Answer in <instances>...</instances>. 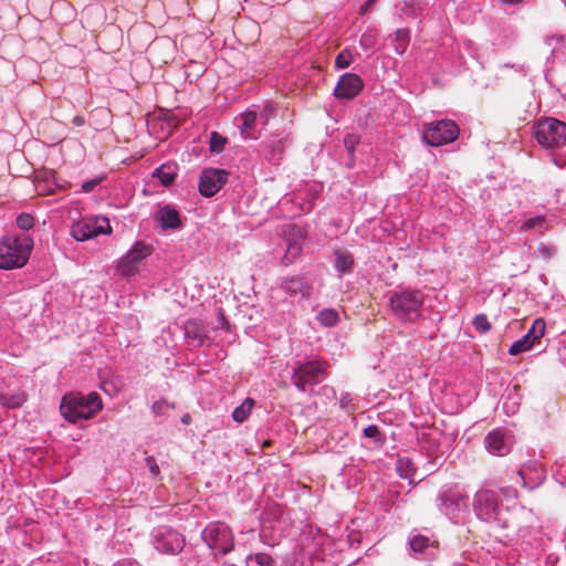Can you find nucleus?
I'll list each match as a JSON object with an SVG mask.
<instances>
[{"label": "nucleus", "mask_w": 566, "mask_h": 566, "mask_svg": "<svg viewBox=\"0 0 566 566\" xmlns=\"http://www.w3.org/2000/svg\"><path fill=\"white\" fill-rule=\"evenodd\" d=\"M102 408V398L95 391L87 395L82 392L65 394L60 405L62 417L71 423L92 419Z\"/></svg>", "instance_id": "nucleus-1"}, {"label": "nucleus", "mask_w": 566, "mask_h": 566, "mask_svg": "<svg viewBox=\"0 0 566 566\" xmlns=\"http://www.w3.org/2000/svg\"><path fill=\"white\" fill-rule=\"evenodd\" d=\"M474 328L481 333L484 334L491 329V323L488 319V316L485 314H478L472 322Z\"/></svg>", "instance_id": "nucleus-36"}, {"label": "nucleus", "mask_w": 566, "mask_h": 566, "mask_svg": "<svg viewBox=\"0 0 566 566\" xmlns=\"http://www.w3.org/2000/svg\"><path fill=\"white\" fill-rule=\"evenodd\" d=\"M201 538L216 554L226 555L234 548L232 531L222 522L209 523L201 532Z\"/></svg>", "instance_id": "nucleus-7"}, {"label": "nucleus", "mask_w": 566, "mask_h": 566, "mask_svg": "<svg viewBox=\"0 0 566 566\" xmlns=\"http://www.w3.org/2000/svg\"><path fill=\"white\" fill-rule=\"evenodd\" d=\"M151 252V248L144 242H136L133 248L119 260L117 272L124 276H130L137 273Z\"/></svg>", "instance_id": "nucleus-10"}, {"label": "nucleus", "mask_w": 566, "mask_h": 566, "mask_svg": "<svg viewBox=\"0 0 566 566\" xmlns=\"http://www.w3.org/2000/svg\"><path fill=\"white\" fill-rule=\"evenodd\" d=\"M262 113L270 116L273 113V107L271 105H266Z\"/></svg>", "instance_id": "nucleus-51"}, {"label": "nucleus", "mask_w": 566, "mask_h": 566, "mask_svg": "<svg viewBox=\"0 0 566 566\" xmlns=\"http://www.w3.org/2000/svg\"><path fill=\"white\" fill-rule=\"evenodd\" d=\"M103 180V177L93 178L82 184V190L84 192L93 191Z\"/></svg>", "instance_id": "nucleus-42"}, {"label": "nucleus", "mask_w": 566, "mask_h": 566, "mask_svg": "<svg viewBox=\"0 0 566 566\" xmlns=\"http://www.w3.org/2000/svg\"><path fill=\"white\" fill-rule=\"evenodd\" d=\"M396 470L401 479H412L417 468L409 458H399L396 462Z\"/></svg>", "instance_id": "nucleus-28"}, {"label": "nucleus", "mask_w": 566, "mask_h": 566, "mask_svg": "<svg viewBox=\"0 0 566 566\" xmlns=\"http://www.w3.org/2000/svg\"><path fill=\"white\" fill-rule=\"evenodd\" d=\"M552 40H555L556 42H560V41H563V36L562 35H553Z\"/></svg>", "instance_id": "nucleus-52"}, {"label": "nucleus", "mask_w": 566, "mask_h": 566, "mask_svg": "<svg viewBox=\"0 0 566 566\" xmlns=\"http://www.w3.org/2000/svg\"><path fill=\"white\" fill-rule=\"evenodd\" d=\"M377 43V31L375 29H369L364 32L360 36L359 44L360 46L367 51L373 49Z\"/></svg>", "instance_id": "nucleus-32"}, {"label": "nucleus", "mask_w": 566, "mask_h": 566, "mask_svg": "<svg viewBox=\"0 0 566 566\" xmlns=\"http://www.w3.org/2000/svg\"><path fill=\"white\" fill-rule=\"evenodd\" d=\"M286 145V137L279 138L277 136H271L260 144V151L268 161L279 164L283 158Z\"/></svg>", "instance_id": "nucleus-16"}, {"label": "nucleus", "mask_w": 566, "mask_h": 566, "mask_svg": "<svg viewBox=\"0 0 566 566\" xmlns=\"http://www.w3.org/2000/svg\"><path fill=\"white\" fill-rule=\"evenodd\" d=\"M358 137L356 135H346L344 137V146L349 153L353 155L355 153L356 146L358 145Z\"/></svg>", "instance_id": "nucleus-40"}, {"label": "nucleus", "mask_w": 566, "mask_h": 566, "mask_svg": "<svg viewBox=\"0 0 566 566\" xmlns=\"http://www.w3.org/2000/svg\"><path fill=\"white\" fill-rule=\"evenodd\" d=\"M238 127L240 128L241 135L245 139H256L258 136L253 133V127L258 122V113L254 109H247L240 114L237 118Z\"/></svg>", "instance_id": "nucleus-21"}, {"label": "nucleus", "mask_w": 566, "mask_h": 566, "mask_svg": "<svg viewBox=\"0 0 566 566\" xmlns=\"http://www.w3.org/2000/svg\"><path fill=\"white\" fill-rule=\"evenodd\" d=\"M502 3L507 6H516L522 3L524 0H500Z\"/></svg>", "instance_id": "nucleus-48"}, {"label": "nucleus", "mask_w": 566, "mask_h": 566, "mask_svg": "<svg viewBox=\"0 0 566 566\" xmlns=\"http://www.w3.org/2000/svg\"><path fill=\"white\" fill-rule=\"evenodd\" d=\"M538 252L544 256V258H551L552 255L555 254L556 252V249L554 247H549V245H544L542 244L539 248H538Z\"/></svg>", "instance_id": "nucleus-43"}, {"label": "nucleus", "mask_w": 566, "mask_h": 566, "mask_svg": "<svg viewBox=\"0 0 566 566\" xmlns=\"http://www.w3.org/2000/svg\"><path fill=\"white\" fill-rule=\"evenodd\" d=\"M354 62V55L348 49L339 52L335 59L336 69H346Z\"/></svg>", "instance_id": "nucleus-34"}, {"label": "nucleus", "mask_w": 566, "mask_h": 566, "mask_svg": "<svg viewBox=\"0 0 566 566\" xmlns=\"http://www.w3.org/2000/svg\"><path fill=\"white\" fill-rule=\"evenodd\" d=\"M546 223V219L543 216H536L534 218H530L523 222L521 226V230L530 231L533 229H542Z\"/></svg>", "instance_id": "nucleus-35"}, {"label": "nucleus", "mask_w": 566, "mask_h": 566, "mask_svg": "<svg viewBox=\"0 0 566 566\" xmlns=\"http://www.w3.org/2000/svg\"><path fill=\"white\" fill-rule=\"evenodd\" d=\"M376 3V0H367L361 7H360V14H365L369 12L373 9V6Z\"/></svg>", "instance_id": "nucleus-45"}, {"label": "nucleus", "mask_w": 566, "mask_h": 566, "mask_svg": "<svg viewBox=\"0 0 566 566\" xmlns=\"http://www.w3.org/2000/svg\"><path fill=\"white\" fill-rule=\"evenodd\" d=\"M34 186L36 192L41 196H49L53 193L55 184L53 182L52 171H45L41 175H36Z\"/></svg>", "instance_id": "nucleus-25"}, {"label": "nucleus", "mask_w": 566, "mask_h": 566, "mask_svg": "<svg viewBox=\"0 0 566 566\" xmlns=\"http://www.w3.org/2000/svg\"><path fill=\"white\" fill-rule=\"evenodd\" d=\"M313 205L310 203L307 210L310 211L312 209Z\"/></svg>", "instance_id": "nucleus-53"}, {"label": "nucleus", "mask_w": 566, "mask_h": 566, "mask_svg": "<svg viewBox=\"0 0 566 566\" xmlns=\"http://www.w3.org/2000/svg\"><path fill=\"white\" fill-rule=\"evenodd\" d=\"M248 566H274V559L265 553L250 555L247 559Z\"/></svg>", "instance_id": "nucleus-30"}, {"label": "nucleus", "mask_w": 566, "mask_h": 566, "mask_svg": "<svg viewBox=\"0 0 566 566\" xmlns=\"http://www.w3.org/2000/svg\"><path fill=\"white\" fill-rule=\"evenodd\" d=\"M329 364L322 359L296 361L292 371V382L302 392L321 384L328 376Z\"/></svg>", "instance_id": "nucleus-4"}, {"label": "nucleus", "mask_w": 566, "mask_h": 566, "mask_svg": "<svg viewBox=\"0 0 566 566\" xmlns=\"http://www.w3.org/2000/svg\"><path fill=\"white\" fill-rule=\"evenodd\" d=\"M28 399V395L23 390L13 392H0V405L7 409L20 408Z\"/></svg>", "instance_id": "nucleus-23"}, {"label": "nucleus", "mask_w": 566, "mask_h": 566, "mask_svg": "<svg viewBox=\"0 0 566 566\" xmlns=\"http://www.w3.org/2000/svg\"><path fill=\"white\" fill-rule=\"evenodd\" d=\"M546 323L543 318H536L528 332L520 339L514 342L509 349V354L512 356L520 355L524 352L530 350L536 342H538L545 334Z\"/></svg>", "instance_id": "nucleus-14"}, {"label": "nucleus", "mask_w": 566, "mask_h": 566, "mask_svg": "<svg viewBox=\"0 0 566 566\" xmlns=\"http://www.w3.org/2000/svg\"><path fill=\"white\" fill-rule=\"evenodd\" d=\"M226 145V138L220 134L212 132L210 135V150L213 153H220Z\"/></svg>", "instance_id": "nucleus-38"}, {"label": "nucleus", "mask_w": 566, "mask_h": 566, "mask_svg": "<svg viewBox=\"0 0 566 566\" xmlns=\"http://www.w3.org/2000/svg\"><path fill=\"white\" fill-rule=\"evenodd\" d=\"M185 338L188 345L200 347L208 339V328L200 319H188L185 323Z\"/></svg>", "instance_id": "nucleus-18"}, {"label": "nucleus", "mask_w": 566, "mask_h": 566, "mask_svg": "<svg viewBox=\"0 0 566 566\" xmlns=\"http://www.w3.org/2000/svg\"><path fill=\"white\" fill-rule=\"evenodd\" d=\"M364 437L373 439L375 443L382 446L386 442L385 434L379 430L378 426L369 424L364 429Z\"/></svg>", "instance_id": "nucleus-31"}, {"label": "nucleus", "mask_w": 566, "mask_h": 566, "mask_svg": "<svg viewBox=\"0 0 566 566\" xmlns=\"http://www.w3.org/2000/svg\"><path fill=\"white\" fill-rule=\"evenodd\" d=\"M439 510L450 520H455L468 507V495L455 488H450L439 494Z\"/></svg>", "instance_id": "nucleus-11"}, {"label": "nucleus", "mask_w": 566, "mask_h": 566, "mask_svg": "<svg viewBox=\"0 0 566 566\" xmlns=\"http://www.w3.org/2000/svg\"><path fill=\"white\" fill-rule=\"evenodd\" d=\"M145 462H146V465H147V468H148V470H149L150 474L153 475V478H155V479H156V478L160 474V470H159V467H158V464H157V462H156L155 458H154V457H151V455H150V457H147V458L145 459Z\"/></svg>", "instance_id": "nucleus-41"}, {"label": "nucleus", "mask_w": 566, "mask_h": 566, "mask_svg": "<svg viewBox=\"0 0 566 566\" xmlns=\"http://www.w3.org/2000/svg\"><path fill=\"white\" fill-rule=\"evenodd\" d=\"M114 566H139V564L136 560L126 558L117 562Z\"/></svg>", "instance_id": "nucleus-46"}, {"label": "nucleus", "mask_w": 566, "mask_h": 566, "mask_svg": "<svg viewBox=\"0 0 566 566\" xmlns=\"http://www.w3.org/2000/svg\"><path fill=\"white\" fill-rule=\"evenodd\" d=\"M338 318L339 317L337 311L333 308H324L317 315V319L321 322L322 325L326 327H332L336 325Z\"/></svg>", "instance_id": "nucleus-29"}, {"label": "nucleus", "mask_w": 566, "mask_h": 566, "mask_svg": "<svg viewBox=\"0 0 566 566\" xmlns=\"http://www.w3.org/2000/svg\"><path fill=\"white\" fill-rule=\"evenodd\" d=\"M410 42V32L408 29H397L394 33V50L397 54L402 55Z\"/></svg>", "instance_id": "nucleus-26"}, {"label": "nucleus", "mask_w": 566, "mask_h": 566, "mask_svg": "<svg viewBox=\"0 0 566 566\" xmlns=\"http://www.w3.org/2000/svg\"><path fill=\"white\" fill-rule=\"evenodd\" d=\"M175 402H169L165 398L155 401L151 411L155 416H166L170 409H175Z\"/></svg>", "instance_id": "nucleus-33"}, {"label": "nucleus", "mask_w": 566, "mask_h": 566, "mask_svg": "<svg viewBox=\"0 0 566 566\" xmlns=\"http://www.w3.org/2000/svg\"><path fill=\"white\" fill-rule=\"evenodd\" d=\"M155 220L163 230H177L182 227L179 211L171 205L160 207L155 213Z\"/></svg>", "instance_id": "nucleus-19"}, {"label": "nucleus", "mask_w": 566, "mask_h": 566, "mask_svg": "<svg viewBox=\"0 0 566 566\" xmlns=\"http://www.w3.org/2000/svg\"><path fill=\"white\" fill-rule=\"evenodd\" d=\"M409 545L415 553L422 554L426 558H433L436 555L434 551L438 548L437 541L421 534L412 535L409 538Z\"/></svg>", "instance_id": "nucleus-20"}, {"label": "nucleus", "mask_w": 566, "mask_h": 566, "mask_svg": "<svg viewBox=\"0 0 566 566\" xmlns=\"http://www.w3.org/2000/svg\"><path fill=\"white\" fill-rule=\"evenodd\" d=\"M258 120H260L262 125H266L269 122V116L263 113H261L260 115L258 114Z\"/></svg>", "instance_id": "nucleus-49"}, {"label": "nucleus", "mask_w": 566, "mask_h": 566, "mask_svg": "<svg viewBox=\"0 0 566 566\" xmlns=\"http://www.w3.org/2000/svg\"><path fill=\"white\" fill-rule=\"evenodd\" d=\"M301 253V245L297 242H291L287 245L286 253L282 259V262L287 265L294 261V259Z\"/></svg>", "instance_id": "nucleus-37"}, {"label": "nucleus", "mask_w": 566, "mask_h": 566, "mask_svg": "<svg viewBox=\"0 0 566 566\" xmlns=\"http://www.w3.org/2000/svg\"><path fill=\"white\" fill-rule=\"evenodd\" d=\"M190 421H191V417H190V415L186 413V415H184V416H182V418H181V422H182V423H185V424H189V423H190Z\"/></svg>", "instance_id": "nucleus-50"}, {"label": "nucleus", "mask_w": 566, "mask_h": 566, "mask_svg": "<svg viewBox=\"0 0 566 566\" xmlns=\"http://www.w3.org/2000/svg\"><path fill=\"white\" fill-rule=\"evenodd\" d=\"M85 120H84V117L83 116H75L73 118V124L76 125V126H82L84 125Z\"/></svg>", "instance_id": "nucleus-47"}, {"label": "nucleus", "mask_w": 566, "mask_h": 566, "mask_svg": "<svg viewBox=\"0 0 566 566\" xmlns=\"http://www.w3.org/2000/svg\"><path fill=\"white\" fill-rule=\"evenodd\" d=\"M153 177L158 178L163 186L169 187L175 182L177 177V166L164 164L155 169Z\"/></svg>", "instance_id": "nucleus-24"}, {"label": "nucleus", "mask_w": 566, "mask_h": 566, "mask_svg": "<svg viewBox=\"0 0 566 566\" xmlns=\"http://www.w3.org/2000/svg\"><path fill=\"white\" fill-rule=\"evenodd\" d=\"M228 171L217 168H206L199 179V192L203 197L214 196L227 182Z\"/></svg>", "instance_id": "nucleus-12"}, {"label": "nucleus", "mask_w": 566, "mask_h": 566, "mask_svg": "<svg viewBox=\"0 0 566 566\" xmlns=\"http://www.w3.org/2000/svg\"><path fill=\"white\" fill-rule=\"evenodd\" d=\"M484 443L486 450L495 455H505L511 450L506 433L501 428L490 431L484 439Z\"/></svg>", "instance_id": "nucleus-17"}, {"label": "nucleus", "mask_w": 566, "mask_h": 566, "mask_svg": "<svg viewBox=\"0 0 566 566\" xmlns=\"http://www.w3.org/2000/svg\"><path fill=\"white\" fill-rule=\"evenodd\" d=\"M17 226L21 230H30L34 227V218L30 213H20L17 218Z\"/></svg>", "instance_id": "nucleus-39"}, {"label": "nucleus", "mask_w": 566, "mask_h": 566, "mask_svg": "<svg viewBox=\"0 0 566 566\" xmlns=\"http://www.w3.org/2000/svg\"><path fill=\"white\" fill-rule=\"evenodd\" d=\"M364 88V81L355 73H345L340 76L334 96L338 99H354Z\"/></svg>", "instance_id": "nucleus-15"}, {"label": "nucleus", "mask_w": 566, "mask_h": 566, "mask_svg": "<svg viewBox=\"0 0 566 566\" xmlns=\"http://www.w3.org/2000/svg\"><path fill=\"white\" fill-rule=\"evenodd\" d=\"M255 405V401L252 398H245L243 402L237 407L232 412V418L234 421L242 423L248 419L250 416L253 407Z\"/></svg>", "instance_id": "nucleus-27"}, {"label": "nucleus", "mask_w": 566, "mask_h": 566, "mask_svg": "<svg viewBox=\"0 0 566 566\" xmlns=\"http://www.w3.org/2000/svg\"><path fill=\"white\" fill-rule=\"evenodd\" d=\"M155 548L164 554L177 555L182 552L186 539L182 534L169 526H159L151 533Z\"/></svg>", "instance_id": "nucleus-9"}, {"label": "nucleus", "mask_w": 566, "mask_h": 566, "mask_svg": "<svg viewBox=\"0 0 566 566\" xmlns=\"http://www.w3.org/2000/svg\"><path fill=\"white\" fill-rule=\"evenodd\" d=\"M33 239L28 234L4 235L0 239V269L22 268L29 260Z\"/></svg>", "instance_id": "nucleus-3"}, {"label": "nucleus", "mask_w": 566, "mask_h": 566, "mask_svg": "<svg viewBox=\"0 0 566 566\" xmlns=\"http://www.w3.org/2000/svg\"><path fill=\"white\" fill-rule=\"evenodd\" d=\"M423 302V294L419 290L406 289L389 294V306L396 317L401 321H415Z\"/></svg>", "instance_id": "nucleus-5"}, {"label": "nucleus", "mask_w": 566, "mask_h": 566, "mask_svg": "<svg viewBox=\"0 0 566 566\" xmlns=\"http://www.w3.org/2000/svg\"><path fill=\"white\" fill-rule=\"evenodd\" d=\"M103 222L105 227L102 224H97V220H81L71 227V235L76 241H86L93 238H96L99 234H106L112 231L108 219L104 218Z\"/></svg>", "instance_id": "nucleus-13"}, {"label": "nucleus", "mask_w": 566, "mask_h": 566, "mask_svg": "<svg viewBox=\"0 0 566 566\" xmlns=\"http://www.w3.org/2000/svg\"><path fill=\"white\" fill-rule=\"evenodd\" d=\"M459 126L452 119H440L424 125L422 139L430 146L439 147L459 137Z\"/></svg>", "instance_id": "nucleus-8"}, {"label": "nucleus", "mask_w": 566, "mask_h": 566, "mask_svg": "<svg viewBox=\"0 0 566 566\" xmlns=\"http://www.w3.org/2000/svg\"><path fill=\"white\" fill-rule=\"evenodd\" d=\"M500 492L510 495L516 493L512 488L496 490L481 489L473 497V511L476 517L486 523H496L501 527H507V522L502 517V506Z\"/></svg>", "instance_id": "nucleus-2"}, {"label": "nucleus", "mask_w": 566, "mask_h": 566, "mask_svg": "<svg viewBox=\"0 0 566 566\" xmlns=\"http://www.w3.org/2000/svg\"><path fill=\"white\" fill-rule=\"evenodd\" d=\"M535 138L546 149H557L566 146V123L554 117L537 122Z\"/></svg>", "instance_id": "nucleus-6"}, {"label": "nucleus", "mask_w": 566, "mask_h": 566, "mask_svg": "<svg viewBox=\"0 0 566 566\" xmlns=\"http://www.w3.org/2000/svg\"><path fill=\"white\" fill-rule=\"evenodd\" d=\"M217 328H222V329H226V331H229V323L223 314V312L220 310L219 311V316H218V325L216 326Z\"/></svg>", "instance_id": "nucleus-44"}, {"label": "nucleus", "mask_w": 566, "mask_h": 566, "mask_svg": "<svg viewBox=\"0 0 566 566\" xmlns=\"http://www.w3.org/2000/svg\"><path fill=\"white\" fill-rule=\"evenodd\" d=\"M334 256V268L339 274L353 272L355 260L352 252L345 249H335Z\"/></svg>", "instance_id": "nucleus-22"}]
</instances>
